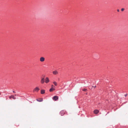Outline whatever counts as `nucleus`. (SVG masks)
Masks as SVG:
<instances>
[{
	"mask_svg": "<svg viewBox=\"0 0 128 128\" xmlns=\"http://www.w3.org/2000/svg\"><path fill=\"white\" fill-rule=\"evenodd\" d=\"M40 90V88L38 87H36L34 88L33 90V92H38Z\"/></svg>",
	"mask_w": 128,
	"mask_h": 128,
	"instance_id": "1",
	"label": "nucleus"
},
{
	"mask_svg": "<svg viewBox=\"0 0 128 128\" xmlns=\"http://www.w3.org/2000/svg\"><path fill=\"white\" fill-rule=\"evenodd\" d=\"M58 97L57 96H54L53 98L52 99L55 101L57 100L58 99Z\"/></svg>",
	"mask_w": 128,
	"mask_h": 128,
	"instance_id": "2",
	"label": "nucleus"
},
{
	"mask_svg": "<svg viewBox=\"0 0 128 128\" xmlns=\"http://www.w3.org/2000/svg\"><path fill=\"white\" fill-rule=\"evenodd\" d=\"M66 112L64 110H62L60 112V114L62 116H63L65 113Z\"/></svg>",
	"mask_w": 128,
	"mask_h": 128,
	"instance_id": "3",
	"label": "nucleus"
},
{
	"mask_svg": "<svg viewBox=\"0 0 128 128\" xmlns=\"http://www.w3.org/2000/svg\"><path fill=\"white\" fill-rule=\"evenodd\" d=\"M52 73L54 75H57L58 74V72L56 70H55L53 71Z\"/></svg>",
	"mask_w": 128,
	"mask_h": 128,
	"instance_id": "4",
	"label": "nucleus"
},
{
	"mask_svg": "<svg viewBox=\"0 0 128 128\" xmlns=\"http://www.w3.org/2000/svg\"><path fill=\"white\" fill-rule=\"evenodd\" d=\"M50 81L48 77H46L45 79V82L46 83H48Z\"/></svg>",
	"mask_w": 128,
	"mask_h": 128,
	"instance_id": "5",
	"label": "nucleus"
},
{
	"mask_svg": "<svg viewBox=\"0 0 128 128\" xmlns=\"http://www.w3.org/2000/svg\"><path fill=\"white\" fill-rule=\"evenodd\" d=\"M44 58L43 57H41L40 58V60L41 62H43L44 61Z\"/></svg>",
	"mask_w": 128,
	"mask_h": 128,
	"instance_id": "6",
	"label": "nucleus"
},
{
	"mask_svg": "<svg viewBox=\"0 0 128 128\" xmlns=\"http://www.w3.org/2000/svg\"><path fill=\"white\" fill-rule=\"evenodd\" d=\"M9 98L10 99H11V98H13L14 99H16V97H14V96H13V95H11V96H10L9 97Z\"/></svg>",
	"mask_w": 128,
	"mask_h": 128,
	"instance_id": "7",
	"label": "nucleus"
},
{
	"mask_svg": "<svg viewBox=\"0 0 128 128\" xmlns=\"http://www.w3.org/2000/svg\"><path fill=\"white\" fill-rule=\"evenodd\" d=\"M44 78H42L41 80V83L43 84H44Z\"/></svg>",
	"mask_w": 128,
	"mask_h": 128,
	"instance_id": "8",
	"label": "nucleus"
},
{
	"mask_svg": "<svg viewBox=\"0 0 128 128\" xmlns=\"http://www.w3.org/2000/svg\"><path fill=\"white\" fill-rule=\"evenodd\" d=\"M99 112V111L98 110H95L94 111V113L95 114H97Z\"/></svg>",
	"mask_w": 128,
	"mask_h": 128,
	"instance_id": "9",
	"label": "nucleus"
},
{
	"mask_svg": "<svg viewBox=\"0 0 128 128\" xmlns=\"http://www.w3.org/2000/svg\"><path fill=\"white\" fill-rule=\"evenodd\" d=\"M45 93V91L44 90H41V94H44Z\"/></svg>",
	"mask_w": 128,
	"mask_h": 128,
	"instance_id": "10",
	"label": "nucleus"
},
{
	"mask_svg": "<svg viewBox=\"0 0 128 128\" xmlns=\"http://www.w3.org/2000/svg\"><path fill=\"white\" fill-rule=\"evenodd\" d=\"M55 90V89L54 88H51L50 89L49 91L50 92H52L54 90Z\"/></svg>",
	"mask_w": 128,
	"mask_h": 128,
	"instance_id": "11",
	"label": "nucleus"
},
{
	"mask_svg": "<svg viewBox=\"0 0 128 128\" xmlns=\"http://www.w3.org/2000/svg\"><path fill=\"white\" fill-rule=\"evenodd\" d=\"M36 100L39 102H41L43 101V99L42 98H40L39 99V100L38 99H37Z\"/></svg>",
	"mask_w": 128,
	"mask_h": 128,
	"instance_id": "12",
	"label": "nucleus"
},
{
	"mask_svg": "<svg viewBox=\"0 0 128 128\" xmlns=\"http://www.w3.org/2000/svg\"><path fill=\"white\" fill-rule=\"evenodd\" d=\"M53 83L54 84V85L56 86H57V83L56 82H55V81L54 82H53Z\"/></svg>",
	"mask_w": 128,
	"mask_h": 128,
	"instance_id": "13",
	"label": "nucleus"
},
{
	"mask_svg": "<svg viewBox=\"0 0 128 128\" xmlns=\"http://www.w3.org/2000/svg\"><path fill=\"white\" fill-rule=\"evenodd\" d=\"M87 90V89L86 88H84V89H83V90H82L84 91H86Z\"/></svg>",
	"mask_w": 128,
	"mask_h": 128,
	"instance_id": "14",
	"label": "nucleus"
},
{
	"mask_svg": "<svg viewBox=\"0 0 128 128\" xmlns=\"http://www.w3.org/2000/svg\"><path fill=\"white\" fill-rule=\"evenodd\" d=\"M124 10V8H122L121 10L122 11H123Z\"/></svg>",
	"mask_w": 128,
	"mask_h": 128,
	"instance_id": "15",
	"label": "nucleus"
},
{
	"mask_svg": "<svg viewBox=\"0 0 128 128\" xmlns=\"http://www.w3.org/2000/svg\"><path fill=\"white\" fill-rule=\"evenodd\" d=\"M54 86L52 84L51 85V88H54Z\"/></svg>",
	"mask_w": 128,
	"mask_h": 128,
	"instance_id": "16",
	"label": "nucleus"
},
{
	"mask_svg": "<svg viewBox=\"0 0 128 128\" xmlns=\"http://www.w3.org/2000/svg\"><path fill=\"white\" fill-rule=\"evenodd\" d=\"M127 95V94H126L125 95V96H126Z\"/></svg>",
	"mask_w": 128,
	"mask_h": 128,
	"instance_id": "17",
	"label": "nucleus"
},
{
	"mask_svg": "<svg viewBox=\"0 0 128 128\" xmlns=\"http://www.w3.org/2000/svg\"><path fill=\"white\" fill-rule=\"evenodd\" d=\"M117 11L118 12H119V10L118 9L117 10Z\"/></svg>",
	"mask_w": 128,
	"mask_h": 128,
	"instance_id": "18",
	"label": "nucleus"
},
{
	"mask_svg": "<svg viewBox=\"0 0 128 128\" xmlns=\"http://www.w3.org/2000/svg\"><path fill=\"white\" fill-rule=\"evenodd\" d=\"M13 92L14 93H15V92L14 91H13Z\"/></svg>",
	"mask_w": 128,
	"mask_h": 128,
	"instance_id": "19",
	"label": "nucleus"
},
{
	"mask_svg": "<svg viewBox=\"0 0 128 128\" xmlns=\"http://www.w3.org/2000/svg\"><path fill=\"white\" fill-rule=\"evenodd\" d=\"M96 87V86H95L94 87V88H95Z\"/></svg>",
	"mask_w": 128,
	"mask_h": 128,
	"instance_id": "20",
	"label": "nucleus"
},
{
	"mask_svg": "<svg viewBox=\"0 0 128 128\" xmlns=\"http://www.w3.org/2000/svg\"><path fill=\"white\" fill-rule=\"evenodd\" d=\"M92 87H94V86H92Z\"/></svg>",
	"mask_w": 128,
	"mask_h": 128,
	"instance_id": "21",
	"label": "nucleus"
},
{
	"mask_svg": "<svg viewBox=\"0 0 128 128\" xmlns=\"http://www.w3.org/2000/svg\"><path fill=\"white\" fill-rule=\"evenodd\" d=\"M0 94H1V93H0Z\"/></svg>",
	"mask_w": 128,
	"mask_h": 128,
	"instance_id": "22",
	"label": "nucleus"
},
{
	"mask_svg": "<svg viewBox=\"0 0 128 128\" xmlns=\"http://www.w3.org/2000/svg\"><path fill=\"white\" fill-rule=\"evenodd\" d=\"M15 96H16V94L15 95Z\"/></svg>",
	"mask_w": 128,
	"mask_h": 128,
	"instance_id": "23",
	"label": "nucleus"
}]
</instances>
